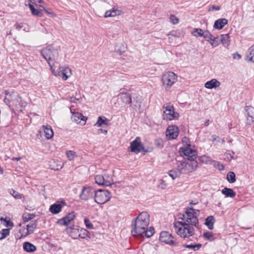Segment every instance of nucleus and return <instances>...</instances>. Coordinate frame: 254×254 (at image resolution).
Instances as JSON below:
<instances>
[{
  "instance_id": "nucleus-1",
  "label": "nucleus",
  "mask_w": 254,
  "mask_h": 254,
  "mask_svg": "<svg viewBox=\"0 0 254 254\" xmlns=\"http://www.w3.org/2000/svg\"><path fill=\"white\" fill-rule=\"evenodd\" d=\"M150 217L146 211L140 213L135 219L134 223L132 224L133 228L131 233L133 236H145L150 238L154 233L153 227H150L147 229L149 224Z\"/></svg>"
},
{
  "instance_id": "nucleus-2",
  "label": "nucleus",
  "mask_w": 254,
  "mask_h": 254,
  "mask_svg": "<svg viewBox=\"0 0 254 254\" xmlns=\"http://www.w3.org/2000/svg\"><path fill=\"white\" fill-rule=\"evenodd\" d=\"M193 226L185 220L177 221L174 223L175 231L181 237L184 238H189L194 234Z\"/></svg>"
},
{
  "instance_id": "nucleus-3",
  "label": "nucleus",
  "mask_w": 254,
  "mask_h": 254,
  "mask_svg": "<svg viewBox=\"0 0 254 254\" xmlns=\"http://www.w3.org/2000/svg\"><path fill=\"white\" fill-rule=\"evenodd\" d=\"M192 204V202H190L188 207L186 208V213L179 214L178 217L179 219L185 220L187 222L190 223L192 226L198 228V219L197 216L200 214V211L191 207Z\"/></svg>"
},
{
  "instance_id": "nucleus-4",
  "label": "nucleus",
  "mask_w": 254,
  "mask_h": 254,
  "mask_svg": "<svg viewBox=\"0 0 254 254\" xmlns=\"http://www.w3.org/2000/svg\"><path fill=\"white\" fill-rule=\"evenodd\" d=\"M41 54L48 62L51 68H52L54 64L58 62L59 59V51L55 49L52 46H48L42 49Z\"/></svg>"
},
{
  "instance_id": "nucleus-5",
  "label": "nucleus",
  "mask_w": 254,
  "mask_h": 254,
  "mask_svg": "<svg viewBox=\"0 0 254 254\" xmlns=\"http://www.w3.org/2000/svg\"><path fill=\"white\" fill-rule=\"evenodd\" d=\"M197 162L194 159L177 160V169L181 174H188L195 170L197 167Z\"/></svg>"
},
{
  "instance_id": "nucleus-6",
  "label": "nucleus",
  "mask_w": 254,
  "mask_h": 254,
  "mask_svg": "<svg viewBox=\"0 0 254 254\" xmlns=\"http://www.w3.org/2000/svg\"><path fill=\"white\" fill-rule=\"evenodd\" d=\"M161 80L163 86L168 90L177 81V76L174 72L168 71L162 75Z\"/></svg>"
},
{
  "instance_id": "nucleus-7",
  "label": "nucleus",
  "mask_w": 254,
  "mask_h": 254,
  "mask_svg": "<svg viewBox=\"0 0 254 254\" xmlns=\"http://www.w3.org/2000/svg\"><path fill=\"white\" fill-rule=\"evenodd\" d=\"M111 197L110 192L107 190L99 189L95 190L94 200L98 204H104L108 201Z\"/></svg>"
},
{
  "instance_id": "nucleus-8",
  "label": "nucleus",
  "mask_w": 254,
  "mask_h": 254,
  "mask_svg": "<svg viewBox=\"0 0 254 254\" xmlns=\"http://www.w3.org/2000/svg\"><path fill=\"white\" fill-rule=\"evenodd\" d=\"M163 108L165 109L163 115L164 120L171 121L178 118L179 114L174 112L173 106L166 104L163 106Z\"/></svg>"
},
{
  "instance_id": "nucleus-9",
  "label": "nucleus",
  "mask_w": 254,
  "mask_h": 254,
  "mask_svg": "<svg viewBox=\"0 0 254 254\" xmlns=\"http://www.w3.org/2000/svg\"><path fill=\"white\" fill-rule=\"evenodd\" d=\"M159 240L161 242L169 245L172 247H177L179 245V242L171 234L166 231L161 232Z\"/></svg>"
},
{
  "instance_id": "nucleus-10",
  "label": "nucleus",
  "mask_w": 254,
  "mask_h": 254,
  "mask_svg": "<svg viewBox=\"0 0 254 254\" xmlns=\"http://www.w3.org/2000/svg\"><path fill=\"white\" fill-rule=\"evenodd\" d=\"M95 181L98 185L104 186H109L113 183L112 178L109 175H105V176L101 175L96 176Z\"/></svg>"
},
{
  "instance_id": "nucleus-11",
  "label": "nucleus",
  "mask_w": 254,
  "mask_h": 254,
  "mask_svg": "<svg viewBox=\"0 0 254 254\" xmlns=\"http://www.w3.org/2000/svg\"><path fill=\"white\" fill-rule=\"evenodd\" d=\"M95 190L91 187H84L82 189L81 192L79 194V197L83 200H88L91 199L93 196Z\"/></svg>"
},
{
  "instance_id": "nucleus-12",
  "label": "nucleus",
  "mask_w": 254,
  "mask_h": 254,
  "mask_svg": "<svg viewBox=\"0 0 254 254\" xmlns=\"http://www.w3.org/2000/svg\"><path fill=\"white\" fill-rule=\"evenodd\" d=\"M130 151L135 153H138L141 151L147 152L145 150L143 144H142L139 137L136 138L130 143Z\"/></svg>"
},
{
  "instance_id": "nucleus-13",
  "label": "nucleus",
  "mask_w": 254,
  "mask_h": 254,
  "mask_svg": "<svg viewBox=\"0 0 254 254\" xmlns=\"http://www.w3.org/2000/svg\"><path fill=\"white\" fill-rule=\"evenodd\" d=\"M70 112L72 114L71 119L77 124L84 125L85 124L86 118L82 115V114L73 111L71 107L70 108Z\"/></svg>"
},
{
  "instance_id": "nucleus-14",
  "label": "nucleus",
  "mask_w": 254,
  "mask_h": 254,
  "mask_svg": "<svg viewBox=\"0 0 254 254\" xmlns=\"http://www.w3.org/2000/svg\"><path fill=\"white\" fill-rule=\"evenodd\" d=\"M180 149L182 153L186 157L187 160H195L196 158L197 154L195 150L190 148V147L181 148Z\"/></svg>"
},
{
  "instance_id": "nucleus-15",
  "label": "nucleus",
  "mask_w": 254,
  "mask_h": 254,
  "mask_svg": "<svg viewBox=\"0 0 254 254\" xmlns=\"http://www.w3.org/2000/svg\"><path fill=\"white\" fill-rule=\"evenodd\" d=\"M245 116L247 117V124L251 125L254 123V108L251 106L245 107Z\"/></svg>"
},
{
  "instance_id": "nucleus-16",
  "label": "nucleus",
  "mask_w": 254,
  "mask_h": 254,
  "mask_svg": "<svg viewBox=\"0 0 254 254\" xmlns=\"http://www.w3.org/2000/svg\"><path fill=\"white\" fill-rule=\"evenodd\" d=\"M75 217V213L73 211L69 213L63 218L58 220L57 223L61 225L68 226L71 224Z\"/></svg>"
},
{
  "instance_id": "nucleus-17",
  "label": "nucleus",
  "mask_w": 254,
  "mask_h": 254,
  "mask_svg": "<svg viewBox=\"0 0 254 254\" xmlns=\"http://www.w3.org/2000/svg\"><path fill=\"white\" fill-rule=\"evenodd\" d=\"M179 134V129L178 127L175 126H170L167 128L166 134L169 139H174L176 138Z\"/></svg>"
},
{
  "instance_id": "nucleus-18",
  "label": "nucleus",
  "mask_w": 254,
  "mask_h": 254,
  "mask_svg": "<svg viewBox=\"0 0 254 254\" xmlns=\"http://www.w3.org/2000/svg\"><path fill=\"white\" fill-rule=\"evenodd\" d=\"M60 69L59 75L64 80H66L71 75V70L68 67H60Z\"/></svg>"
},
{
  "instance_id": "nucleus-19",
  "label": "nucleus",
  "mask_w": 254,
  "mask_h": 254,
  "mask_svg": "<svg viewBox=\"0 0 254 254\" xmlns=\"http://www.w3.org/2000/svg\"><path fill=\"white\" fill-rule=\"evenodd\" d=\"M42 130L44 132L45 137L48 139H51L54 135V132L51 126L49 125L43 126Z\"/></svg>"
},
{
  "instance_id": "nucleus-20",
  "label": "nucleus",
  "mask_w": 254,
  "mask_h": 254,
  "mask_svg": "<svg viewBox=\"0 0 254 254\" xmlns=\"http://www.w3.org/2000/svg\"><path fill=\"white\" fill-rule=\"evenodd\" d=\"M227 23H228V20L227 19L220 18L215 21L213 27L214 28L217 29H221Z\"/></svg>"
},
{
  "instance_id": "nucleus-21",
  "label": "nucleus",
  "mask_w": 254,
  "mask_h": 254,
  "mask_svg": "<svg viewBox=\"0 0 254 254\" xmlns=\"http://www.w3.org/2000/svg\"><path fill=\"white\" fill-rule=\"evenodd\" d=\"M220 83L216 79H212L205 83V87L207 89H212L218 87L220 86Z\"/></svg>"
},
{
  "instance_id": "nucleus-22",
  "label": "nucleus",
  "mask_w": 254,
  "mask_h": 254,
  "mask_svg": "<svg viewBox=\"0 0 254 254\" xmlns=\"http://www.w3.org/2000/svg\"><path fill=\"white\" fill-rule=\"evenodd\" d=\"M37 226V222L36 220L31 221L26 225L27 232V235L31 234L34 233L35 229Z\"/></svg>"
},
{
  "instance_id": "nucleus-23",
  "label": "nucleus",
  "mask_w": 254,
  "mask_h": 254,
  "mask_svg": "<svg viewBox=\"0 0 254 254\" xmlns=\"http://www.w3.org/2000/svg\"><path fill=\"white\" fill-rule=\"evenodd\" d=\"M66 231L69 233L70 236L74 239L78 238L79 229L72 228L71 227L67 228Z\"/></svg>"
},
{
  "instance_id": "nucleus-24",
  "label": "nucleus",
  "mask_w": 254,
  "mask_h": 254,
  "mask_svg": "<svg viewBox=\"0 0 254 254\" xmlns=\"http://www.w3.org/2000/svg\"><path fill=\"white\" fill-rule=\"evenodd\" d=\"M62 206L60 204L55 203L50 206L49 210L53 214H58L62 210Z\"/></svg>"
},
{
  "instance_id": "nucleus-25",
  "label": "nucleus",
  "mask_w": 254,
  "mask_h": 254,
  "mask_svg": "<svg viewBox=\"0 0 254 254\" xmlns=\"http://www.w3.org/2000/svg\"><path fill=\"white\" fill-rule=\"evenodd\" d=\"M23 249L27 252H34L36 250V247L29 242H25L23 244Z\"/></svg>"
},
{
  "instance_id": "nucleus-26",
  "label": "nucleus",
  "mask_w": 254,
  "mask_h": 254,
  "mask_svg": "<svg viewBox=\"0 0 254 254\" xmlns=\"http://www.w3.org/2000/svg\"><path fill=\"white\" fill-rule=\"evenodd\" d=\"M9 96L13 98V105H20L21 98L17 93H12L9 94Z\"/></svg>"
},
{
  "instance_id": "nucleus-27",
  "label": "nucleus",
  "mask_w": 254,
  "mask_h": 254,
  "mask_svg": "<svg viewBox=\"0 0 254 254\" xmlns=\"http://www.w3.org/2000/svg\"><path fill=\"white\" fill-rule=\"evenodd\" d=\"M222 193L224 194L226 197H229L233 198L235 196L236 193L235 192L231 189L224 188L222 190Z\"/></svg>"
},
{
  "instance_id": "nucleus-28",
  "label": "nucleus",
  "mask_w": 254,
  "mask_h": 254,
  "mask_svg": "<svg viewBox=\"0 0 254 254\" xmlns=\"http://www.w3.org/2000/svg\"><path fill=\"white\" fill-rule=\"evenodd\" d=\"M214 222V217L213 216H209L206 218L205 224L207 226V228L209 230H212L213 228V225Z\"/></svg>"
},
{
  "instance_id": "nucleus-29",
  "label": "nucleus",
  "mask_w": 254,
  "mask_h": 254,
  "mask_svg": "<svg viewBox=\"0 0 254 254\" xmlns=\"http://www.w3.org/2000/svg\"><path fill=\"white\" fill-rule=\"evenodd\" d=\"M230 37L228 34H223L221 35V39L220 41L223 44V45L225 47H227L230 45V40H229Z\"/></svg>"
},
{
  "instance_id": "nucleus-30",
  "label": "nucleus",
  "mask_w": 254,
  "mask_h": 254,
  "mask_svg": "<svg viewBox=\"0 0 254 254\" xmlns=\"http://www.w3.org/2000/svg\"><path fill=\"white\" fill-rule=\"evenodd\" d=\"M120 96L121 99L123 102L126 104H130L131 103V98L129 93H121Z\"/></svg>"
},
{
  "instance_id": "nucleus-31",
  "label": "nucleus",
  "mask_w": 254,
  "mask_h": 254,
  "mask_svg": "<svg viewBox=\"0 0 254 254\" xmlns=\"http://www.w3.org/2000/svg\"><path fill=\"white\" fill-rule=\"evenodd\" d=\"M107 118L105 117H99L98 118V121L95 124V126L100 127L102 125H107L108 123L107 122Z\"/></svg>"
},
{
  "instance_id": "nucleus-32",
  "label": "nucleus",
  "mask_w": 254,
  "mask_h": 254,
  "mask_svg": "<svg viewBox=\"0 0 254 254\" xmlns=\"http://www.w3.org/2000/svg\"><path fill=\"white\" fill-rule=\"evenodd\" d=\"M35 217V214L28 213H24L22 215V219L24 222H27Z\"/></svg>"
},
{
  "instance_id": "nucleus-33",
  "label": "nucleus",
  "mask_w": 254,
  "mask_h": 254,
  "mask_svg": "<svg viewBox=\"0 0 254 254\" xmlns=\"http://www.w3.org/2000/svg\"><path fill=\"white\" fill-rule=\"evenodd\" d=\"M202 246V245L201 244H197L195 245H187L185 244L183 246L184 248H188L189 249H192L193 251H195L196 250H198L199 248H200Z\"/></svg>"
},
{
  "instance_id": "nucleus-34",
  "label": "nucleus",
  "mask_w": 254,
  "mask_h": 254,
  "mask_svg": "<svg viewBox=\"0 0 254 254\" xmlns=\"http://www.w3.org/2000/svg\"><path fill=\"white\" fill-rule=\"evenodd\" d=\"M202 37H204L208 42H209L211 40H214L215 39V36L212 35L210 32L207 30L204 31Z\"/></svg>"
},
{
  "instance_id": "nucleus-35",
  "label": "nucleus",
  "mask_w": 254,
  "mask_h": 254,
  "mask_svg": "<svg viewBox=\"0 0 254 254\" xmlns=\"http://www.w3.org/2000/svg\"><path fill=\"white\" fill-rule=\"evenodd\" d=\"M248 52L249 53L248 55L249 60L254 63V44L249 49Z\"/></svg>"
},
{
  "instance_id": "nucleus-36",
  "label": "nucleus",
  "mask_w": 254,
  "mask_h": 254,
  "mask_svg": "<svg viewBox=\"0 0 254 254\" xmlns=\"http://www.w3.org/2000/svg\"><path fill=\"white\" fill-rule=\"evenodd\" d=\"M181 173L177 169V171L172 170L168 172L169 175L172 178L173 180H175L176 178L179 177L181 175Z\"/></svg>"
},
{
  "instance_id": "nucleus-37",
  "label": "nucleus",
  "mask_w": 254,
  "mask_h": 254,
  "mask_svg": "<svg viewBox=\"0 0 254 254\" xmlns=\"http://www.w3.org/2000/svg\"><path fill=\"white\" fill-rule=\"evenodd\" d=\"M204 31L200 28H194L192 32V34L196 37L203 36Z\"/></svg>"
},
{
  "instance_id": "nucleus-38",
  "label": "nucleus",
  "mask_w": 254,
  "mask_h": 254,
  "mask_svg": "<svg viewBox=\"0 0 254 254\" xmlns=\"http://www.w3.org/2000/svg\"><path fill=\"white\" fill-rule=\"evenodd\" d=\"M29 7L33 15L38 16H41L42 15L41 12L35 8L34 6L32 4L29 3Z\"/></svg>"
},
{
  "instance_id": "nucleus-39",
  "label": "nucleus",
  "mask_w": 254,
  "mask_h": 254,
  "mask_svg": "<svg viewBox=\"0 0 254 254\" xmlns=\"http://www.w3.org/2000/svg\"><path fill=\"white\" fill-rule=\"evenodd\" d=\"M5 93L6 96L4 99V102L8 106H10L11 104L13 105V98L9 96L7 91H5Z\"/></svg>"
},
{
  "instance_id": "nucleus-40",
  "label": "nucleus",
  "mask_w": 254,
  "mask_h": 254,
  "mask_svg": "<svg viewBox=\"0 0 254 254\" xmlns=\"http://www.w3.org/2000/svg\"><path fill=\"white\" fill-rule=\"evenodd\" d=\"M235 174L233 172H229L227 175V179L228 181L230 183H233L235 182Z\"/></svg>"
},
{
  "instance_id": "nucleus-41",
  "label": "nucleus",
  "mask_w": 254,
  "mask_h": 254,
  "mask_svg": "<svg viewBox=\"0 0 254 254\" xmlns=\"http://www.w3.org/2000/svg\"><path fill=\"white\" fill-rule=\"evenodd\" d=\"M66 155L68 159L70 161L73 160L76 156V153L74 151L68 150L66 152Z\"/></svg>"
},
{
  "instance_id": "nucleus-42",
  "label": "nucleus",
  "mask_w": 254,
  "mask_h": 254,
  "mask_svg": "<svg viewBox=\"0 0 254 254\" xmlns=\"http://www.w3.org/2000/svg\"><path fill=\"white\" fill-rule=\"evenodd\" d=\"M88 233V232L84 229H79V235H78V238H81V239L85 238L86 237V236L87 235Z\"/></svg>"
},
{
  "instance_id": "nucleus-43",
  "label": "nucleus",
  "mask_w": 254,
  "mask_h": 254,
  "mask_svg": "<svg viewBox=\"0 0 254 254\" xmlns=\"http://www.w3.org/2000/svg\"><path fill=\"white\" fill-rule=\"evenodd\" d=\"M26 24L25 23H16L14 25V26L18 31L22 29L23 30L25 31L26 30Z\"/></svg>"
},
{
  "instance_id": "nucleus-44",
  "label": "nucleus",
  "mask_w": 254,
  "mask_h": 254,
  "mask_svg": "<svg viewBox=\"0 0 254 254\" xmlns=\"http://www.w3.org/2000/svg\"><path fill=\"white\" fill-rule=\"evenodd\" d=\"M203 236L205 239H208L210 241H212L214 240V237L212 233L210 232H206L204 233Z\"/></svg>"
},
{
  "instance_id": "nucleus-45",
  "label": "nucleus",
  "mask_w": 254,
  "mask_h": 254,
  "mask_svg": "<svg viewBox=\"0 0 254 254\" xmlns=\"http://www.w3.org/2000/svg\"><path fill=\"white\" fill-rule=\"evenodd\" d=\"M0 232L2 235L0 239H3L9 235L10 231L9 229H3Z\"/></svg>"
},
{
  "instance_id": "nucleus-46",
  "label": "nucleus",
  "mask_w": 254,
  "mask_h": 254,
  "mask_svg": "<svg viewBox=\"0 0 254 254\" xmlns=\"http://www.w3.org/2000/svg\"><path fill=\"white\" fill-rule=\"evenodd\" d=\"M154 144L156 147L159 148H162L163 147V141L161 138H157L155 140Z\"/></svg>"
},
{
  "instance_id": "nucleus-47",
  "label": "nucleus",
  "mask_w": 254,
  "mask_h": 254,
  "mask_svg": "<svg viewBox=\"0 0 254 254\" xmlns=\"http://www.w3.org/2000/svg\"><path fill=\"white\" fill-rule=\"evenodd\" d=\"M11 194L16 199H21L22 195L13 190H11L10 191Z\"/></svg>"
},
{
  "instance_id": "nucleus-48",
  "label": "nucleus",
  "mask_w": 254,
  "mask_h": 254,
  "mask_svg": "<svg viewBox=\"0 0 254 254\" xmlns=\"http://www.w3.org/2000/svg\"><path fill=\"white\" fill-rule=\"evenodd\" d=\"M84 224L87 228L89 229H93L94 228L93 224L91 223L88 218H85L84 220Z\"/></svg>"
},
{
  "instance_id": "nucleus-49",
  "label": "nucleus",
  "mask_w": 254,
  "mask_h": 254,
  "mask_svg": "<svg viewBox=\"0 0 254 254\" xmlns=\"http://www.w3.org/2000/svg\"><path fill=\"white\" fill-rule=\"evenodd\" d=\"M218 38V37H215V39L214 40H211L209 42L212 47H217L219 44L218 41L217 40V39Z\"/></svg>"
},
{
  "instance_id": "nucleus-50",
  "label": "nucleus",
  "mask_w": 254,
  "mask_h": 254,
  "mask_svg": "<svg viewBox=\"0 0 254 254\" xmlns=\"http://www.w3.org/2000/svg\"><path fill=\"white\" fill-rule=\"evenodd\" d=\"M170 19V21L174 24H177L179 22V19L174 15H171Z\"/></svg>"
},
{
  "instance_id": "nucleus-51",
  "label": "nucleus",
  "mask_w": 254,
  "mask_h": 254,
  "mask_svg": "<svg viewBox=\"0 0 254 254\" xmlns=\"http://www.w3.org/2000/svg\"><path fill=\"white\" fill-rule=\"evenodd\" d=\"M110 11L112 14V17H114L120 14V11L117 9H113L112 10Z\"/></svg>"
},
{
  "instance_id": "nucleus-52",
  "label": "nucleus",
  "mask_w": 254,
  "mask_h": 254,
  "mask_svg": "<svg viewBox=\"0 0 254 254\" xmlns=\"http://www.w3.org/2000/svg\"><path fill=\"white\" fill-rule=\"evenodd\" d=\"M80 99H81L80 95H78L76 97H71V102L76 103V101H79Z\"/></svg>"
},
{
  "instance_id": "nucleus-53",
  "label": "nucleus",
  "mask_w": 254,
  "mask_h": 254,
  "mask_svg": "<svg viewBox=\"0 0 254 254\" xmlns=\"http://www.w3.org/2000/svg\"><path fill=\"white\" fill-rule=\"evenodd\" d=\"M220 9V7L219 6L212 5L210 8H209V10H217L218 11Z\"/></svg>"
},
{
  "instance_id": "nucleus-54",
  "label": "nucleus",
  "mask_w": 254,
  "mask_h": 254,
  "mask_svg": "<svg viewBox=\"0 0 254 254\" xmlns=\"http://www.w3.org/2000/svg\"><path fill=\"white\" fill-rule=\"evenodd\" d=\"M5 222H6L5 226L6 227H11L12 228L13 226V223L10 222V221L7 220V221H6Z\"/></svg>"
},
{
  "instance_id": "nucleus-55",
  "label": "nucleus",
  "mask_w": 254,
  "mask_h": 254,
  "mask_svg": "<svg viewBox=\"0 0 254 254\" xmlns=\"http://www.w3.org/2000/svg\"><path fill=\"white\" fill-rule=\"evenodd\" d=\"M140 99L139 98L136 102L135 104L134 105L136 108H140Z\"/></svg>"
},
{
  "instance_id": "nucleus-56",
  "label": "nucleus",
  "mask_w": 254,
  "mask_h": 254,
  "mask_svg": "<svg viewBox=\"0 0 254 254\" xmlns=\"http://www.w3.org/2000/svg\"><path fill=\"white\" fill-rule=\"evenodd\" d=\"M105 17H112V14H111L110 10H108L105 12Z\"/></svg>"
},
{
  "instance_id": "nucleus-57",
  "label": "nucleus",
  "mask_w": 254,
  "mask_h": 254,
  "mask_svg": "<svg viewBox=\"0 0 254 254\" xmlns=\"http://www.w3.org/2000/svg\"><path fill=\"white\" fill-rule=\"evenodd\" d=\"M122 49L121 50H118L116 48L115 50L117 51L118 53H119L120 55L122 54V53H123L125 51V47L124 46H122Z\"/></svg>"
},
{
  "instance_id": "nucleus-58",
  "label": "nucleus",
  "mask_w": 254,
  "mask_h": 254,
  "mask_svg": "<svg viewBox=\"0 0 254 254\" xmlns=\"http://www.w3.org/2000/svg\"><path fill=\"white\" fill-rule=\"evenodd\" d=\"M241 58V56L240 55L237 54H234V59H240Z\"/></svg>"
},
{
  "instance_id": "nucleus-59",
  "label": "nucleus",
  "mask_w": 254,
  "mask_h": 254,
  "mask_svg": "<svg viewBox=\"0 0 254 254\" xmlns=\"http://www.w3.org/2000/svg\"><path fill=\"white\" fill-rule=\"evenodd\" d=\"M30 1H31L32 2H34L35 3L37 2L41 3V0H30Z\"/></svg>"
},
{
  "instance_id": "nucleus-60",
  "label": "nucleus",
  "mask_w": 254,
  "mask_h": 254,
  "mask_svg": "<svg viewBox=\"0 0 254 254\" xmlns=\"http://www.w3.org/2000/svg\"><path fill=\"white\" fill-rule=\"evenodd\" d=\"M20 159H21V158H19V157H13L12 158V160H13V161H18Z\"/></svg>"
},
{
  "instance_id": "nucleus-61",
  "label": "nucleus",
  "mask_w": 254,
  "mask_h": 254,
  "mask_svg": "<svg viewBox=\"0 0 254 254\" xmlns=\"http://www.w3.org/2000/svg\"><path fill=\"white\" fill-rule=\"evenodd\" d=\"M209 124V121L208 120H207V121H206L204 123V126H208V125Z\"/></svg>"
},
{
  "instance_id": "nucleus-62",
  "label": "nucleus",
  "mask_w": 254,
  "mask_h": 254,
  "mask_svg": "<svg viewBox=\"0 0 254 254\" xmlns=\"http://www.w3.org/2000/svg\"><path fill=\"white\" fill-rule=\"evenodd\" d=\"M0 221H4V222H6L7 221V219L6 218H2L1 217L0 219Z\"/></svg>"
},
{
  "instance_id": "nucleus-63",
  "label": "nucleus",
  "mask_w": 254,
  "mask_h": 254,
  "mask_svg": "<svg viewBox=\"0 0 254 254\" xmlns=\"http://www.w3.org/2000/svg\"><path fill=\"white\" fill-rule=\"evenodd\" d=\"M223 169H224V166H223L222 165H221V167H220V168H219V169L220 170H223Z\"/></svg>"
},
{
  "instance_id": "nucleus-64",
  "label": "nucleus",
  "mask_w": 254,
  "mask_h": 254,
  "mask_svg": "<svg viewBox=\"0 0 254 254\" xmlns=\"http://www.w3.org/2000/svg\"><path fill=\"white\" fill-rule=\"evenodd\" d=\"M223 169H224V166H223L222 165H221V167H220V168H219V169L220 170H223Z\"/></svg>"
}]
</instances>
